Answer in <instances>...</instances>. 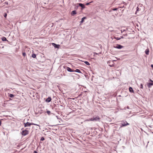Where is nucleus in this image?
I'll return each mask as SVG.
<instances>
[{"instance_id":"nucleus-1","label":"nucleus","mask_w":153,"mask_h":153,"mask_svg":"<svg viewBox=\"0 0 153 153\" xmlns=\"http://www.w3.org/2000/svg\"><path fill=\"white\" fill-rule=\"evenodd\" d=\"M121 123H120V128L126 126L128 125H129V123H128L126 121V120H123L121 121Z\"/></svg>"},{"instance_id":"nucleus-2","label":"nucleus","mask_w":153,"mask_h":153,"mask_svg":"<svg viewBox=\"0 0 153 153\" xmlns=\"http://www.w3.org/2000/svg\"><path fill=\"white\" fill-rule=\"evenodd\" d=\"M24 126L25 127H27V126H30L31 125H34L38 126L39 127L40 126L39 125H38V124H35V123H29L28 122L26 123H24Z\"/></svg>"},{"instance_id":"nucleus-3","label":"nucleus","mask_w":153,"mask_h":153,"mask_svg":"<svg viewBox=\"0 0 153 153\" xmlns=\"http://www.w3.org/2000/svg\"><path fill=\"white\" fill-rule=\"evenodd\" d=\"M28 128H26L25 130H23L21 132V134L22 136H25L29 134V131L27 130Z\"/></svg>"},{"instance_id":"nucleus-4","label":"nucleus","mask_w":153,"mask_h":153,"mask_svg":"<svg viewBox=\"0 0 153 153\" xmlns=\"http://www.w3.org/2000/svg\"><path fill=\"white\" fill-rule=\"evenodd\" d=\"M100 120V117L98 116L94 118H91L90 120L92 121H97L99 120Z\"/></svg>"},{"instance_id":"nucleus-5","label":"nucleus","mask_w":153,"mask_h":153,"mask_svg":"<svg viewBox=\"0 0 153 153\" xmlns=\"http://www.w3.org/2000/svg\"><path fill=\"white\" fill-rule=\"evenodd\" d=\"M149 81L150 82L147 84V86L149 88H150L151 86L153 85V81L151 79H150Z\"/></svg>"},{"instance_id":"nucleus-6","label":"nucleus","mask_w":153,"mask_h":153,"mask_svg":"<svg viewBox=\"0 0 153 153\" xmlns=\"http://www.w3.org/2000/svg\"><path fill=\"white\" fill-rule=\"evenodd\" d=\"M124 47L122 46V45H119L117 44L116 46L114 47L115 48H117L119 49H120L123 48Z\"/></svg>"},{"instance_id":"nucleus-7","label":"nucleus","mask_w":153,"mask_h":153,"mask_svg":"<svg viewBox=\"0 0 153 153\" xmlns=\"http://www.w3.org/2000/svg\"><path fill=\"white\" fill-rule=\"evenodd\" d=\"M52 45L55 48H59L60 47V45H57L55 43H52Z\"/></svg>"},{"instance_id":"nucleus-8","label":"nucleus","mask_w":153,"mask_h":153,"mask_svg":"<svg viewBox=\"0 0 153 153\" xmlns=\"http://www.w3.org/2000/svg\"><path fill=\"white\" fill-rule=\"evenodd\" d=\"M112 62H113V61H109L107 62V63L108 64V65L111 67H113L114 66V65L113 64H111Z\"/></svg>"},{"instance_id":"nucleus-9","label":"nucleus","mask_w":153,"mask_h":153,"mask_svg":"<svg viewBox=\"0 0 153 153\" xmlns=\"http://www.w3.org/2000/svg\"><path fill=\"white\" fill-rule=\"evenodd\" d=\"M66 70L69 72H73L74 71V70H73L68 67H66Z\"/></svg>"},{"instance_id":"nucleus-10","label":"nucleus","mask_w":153,"mask_h":153,"mask_svg":"<svg viewBox=\"0 0 153 153\" xmlns=\"http://www.w3.org/2000/svg\"><path fill=\"white\" fill-rule=\"evenodd\" d=\"M79 6L81 7H82V9H83L85 8V6L82 3H79Z\"/></svg>"},{"instance_id":"nucleus-11","label":"nucleus","mask_w":153,"mask_h":153,"mask_svg":"<svg viewBox=\"0 0 153 153\" xmlns=\"http://www.w3.org/2000/svg\"><path fill=\"white\" fill-rule=\"evenodd\" d=\"M76 14V10H74L72 11L71 13V14L72 16H74V15Z\"/></svg>"},{"instance_id":"nucleus-12","label":"nucleus","mask_w":153,"mask_h":153,"mask_svg":"<svg viewBox=\"0 0 153 153\" xmlns=\"http://www.w3.org/2000/svg\"><path fill=\"white\" fill-rule=\"evenodd\" d=\"M51 97H49L46 99V101L47 102H49L51 101Z\"/></svg>"},{"instance_id":"nucleus-13","label":"nucleus","mask_w":153,"mask_h":153,"mask_svg":"<svg viewBox=\"0 0 153 153\" xmlns=\"http://www.w3.org/2000/svg\"><path fill=\"white\" fill-rule=\"evenodd\" d=\"M129 91L132 93H134V91L133 89V88L131 87H130L129 88Z\"/></svg>"},{"instance_id":"nucleus-14","label":"nucleus","mask_w":153,"mask_h":153,"mask_svg":"<svg viewBox=\"0 0 153 153\" xmlns=\"http://www.w3.org/2000/svg\"><path fill=\"white\" fill-rule=\"evenodd\" d=\"M86 19V17H84L82 18V19H81V20L80 22V23H82L84 21V20Z\"/></svg>"},{"instance_id":"nucleus-15","label":"nucleus","mask_w":153,"mask_h":153,"mask_svg":"<svg viewBox=\"0 0 153 153\" xmlns=\"http://www.w3.org/2000/svg\"><path fill=\"white\" fill-rule=\"evenodd\" d=\"M1 39L2 41H8V40H7V39L6 37H3L1 38Z\"/></svg>"},{"instance_id":"nucleus-16","label":"nucleus","mask_w":153,"mask_h":153,"mask_svg":"<svg viewBox=\"0 0 153 153\" xmlns=\"http://www.w3.org/2000/svg\"><path fill=\"white\" fill-rule=\"evenodd\" d=\"M74 72H76L79 73H81L80 71L78 69H76L75 70H74Z\"/></svg>"},{"instance_id":"nucleus-17","label":"nucleus","mask_w":153,"mask_h":153,"mask_svg":"<svg viewBox=\"0 0 153 153\" xmlns=\"http://www.w3.org/2000/svg\"><path fill=\"white\" fill-rule=\"evenodd\" d=\"M145 53L146 55H148L149 54V51L148 48L146 50Z\"/></svg>"},{"instance_id":"nucleus-18","label":"nucleus","mask_w":153,"mask_h":153,"mask_svg":"<svg viewBox=\"0 0 153 153\" xmlns=\"http://www.w3.org/2000/svg\"><path fill=\"white\" fill-rule=\"evenodd\" d=\"M8 96L11 98H13L14 97V96L12 94H9Z\"/></svg>"},{"instance_id":"nucleus-19","label":"nucleus","mask_w":153,"mask_h":153,"mask_svg":"<svg viewBox=\"0 0 153 153\" xmlns=\"http://www.w3.org/2000/svg\"><path fill=\"white\" fill-rule=\"evenodd\" d=\"M36 54L34 53H33L32 54V57L33 58H35L36 57Z\"/></svg>"},{"instance_id":"nucleus-20","label":"nucleus","mask_w":153,"mask_h":153,"mask_svg":"<svg viewBox=\"0 0 153 153\" xmlns=\"http://www.w3.org/2000/svg\"><path fill=\"white\" fill-rule=\"evenodd\" d=\"M84 63L87 65H90V63H89V62H88V61H85L84 62Z\"/></svg>"},{"instance_id":"nucleus-21","label":"nucleus","mask_w":153,"mask_h":153,"mask_svg":"<svg viewBox=\"0 0 153 153\" xmlns=\"http://www.w3.org/2000/svg\"><path fill=\"white\" fill-rule=\"evenodd\" d=\"M114 38L117 40H119L121 39V38H120V37H116L115 36H114Z\"/></svg>"},{"instance_id":"nucleus-22","label":"nucleus","mask_w":153,"mask_h":153,"mask_svg":"<svg viewBox=\"0 0 153 153\" xmlns=\"http://www.w3.org/2000/svg\"><path fill=\"white\" fill-rule=\"evenodd\" d=\"M46 112L49 115H50L51 114V111H47Z\"/></svg>"},{"instance_id":"nucleus-23","label":"nucleus","mask_w":153,"mask_h":153,"mask_svg":"<svg viewBox=\"0 0 153 153\" xmlns=\"http://www.w3.org/2000/svg\"><path fill=\"white\" fill-rule=\"evenodd\" d=\"M22 55L24 57H25V56H26V53L25 52H23L22 53Z\"/></svg>"},{"instance_id":"nucleus-24","label":"nucleus","mask_w":153,"mask_h":153,"mask_svg":"<svg viewBox=\"0 0 153 153\" xmlns=\"http://www.w3.org/2000/svg\"><path fill=\"white\" fill-rule=\"evenodd\" d=\"M44 140H45V138L44 137H41V139H40V140L41 141H43Z\"/></svg>"},{"instance_id":"nucleus-25","label":"nucleus","mask_w":153,"mask_h":153,"mask_svg":"<svg viewBox=\"0 0 153 153\" xmlns=\"http://www.w3.org/2000/svg\"><path fill=\"white\" fill-rule=\"evenodd\" d=\"M92 2H93V1H91V2H89V3H86V5H89V4H90L91 3H92Z\"/></svg>"},{"instance_id":"nucleus-26","label":"nucleus","mask_w":153,"mask_h":153,"mask_svg":"<svg viewBox=\"0 0 153 153\" xmlns=\"http://www.w3.org/2000/svg\"><path fill=\"white\" fill-rule=\"evenodd\" d=\"M140 88H143V85L142 84H141L140 85Z\"/></svg>"},{"instance_id":"nucleus-27","label":"nucleus","mask_w":153,"mask_h":153,"mask_svg":"<svg viewBox=\"0 0 153 153\" xmlns=\"http://www.w3.org/2000/svg\"><path fill=\"white\" fill-rule=\"evenodd\" d=\"M117 10V8H113L112 10L114 11H116Z\"/></svg>"},{"instance_id":"nucleus-28","label":"nucleus","mask_w":153,"mask_h":153,"mask_svg":"<svg viewBox=\"0 0 153 153\" xmlns=\"http://www.w3.org/2000/svg\"><path fill=\"white\" fill-rule=\"evenodd\" d=\"M4 16L5 17H6V16H7V14H6V13H5L4 14Z\"/></svg>"},{"instance_id":"nucleus-29","label":"nucleus","mask_w":153,"mask_h":153,"mask_svg":"<svg viewBox=\"0 0 153 153\" xmlns=\"http://www.w3.org/2000/svg\"><path fill=\"white\" fill-rule=\"evenodd\" d=\"M33 153H37V152L36 151H34Z\"/></svg>"},{"instance_id":"nucleus-30","label":"nucleus","mask_w":153,"mask_h":153,"mask_svg":"<svg viewBox=\"0 0 153 153\" xmlns=\"http://www.w3.org/2000/svg\"><path fill=\"white\" fill-rule=\"evenodd\" d=\"M78 6H76V7H75V9H76L77 8H78Z\"/></svg>"},{"instance_id":"nucleus-31","label":"nucleus","mask_w":153,"mask_h":153,"mask_svg":"<svg viewBox=\"0 0 153 153\" xmlns=\"http://www.w3.org/2000/svg\"><path fill=\"white\" fill-rule=\"evenodd\" d=\"M138 9H139V8L138 7H137V11H138Z\"/></svg>"},{"instance_id":"nucleus-32","label":"nucleus","mask_w":153,"mask_h":153,"mask_svg":"<svg viewBox=\"0 0 153 153\" xmlns=\"http://www.w3.org/2000/svg\"><path fill=\"white\" fill-rule=\"evenodd\" d=\"M151 67L153 68V65L152 64L151 65Z\"/></svg>"},{"instance_id":"nucleus-33","label":"nucleus","mask_w":153,"mask_h":153,"mask_svg":"<svg viewBox=\"0 0 153 153\" xmlns=\"http://www.w3.org/2000/svg\"><path fill=\"white\" fill-rule=\"evenodd\" d=\"M120 38H121V39H123L124 37H123V36H121L120 37Z\"/></svg>"},{"instance_id":"nucleus-34","label":"nucleus","mask_w":153,"mask_h":153,"mask_svg":"<svg viewBox=\"0 0 153 153\" xmlns=\"http://www.w3.org/2000/svg\"><path fill=\"white\" fill-rule=\"evenodd\" d=\"M1 120H0V126H1Z\"/></svg>"},{"instance_id":"nucleus-35","label":"nucleus","mask_w":153,"mask_h":153,"mask_svg":"<svg viewBox=\"0 0 153 153\" xmlns=\"http://www.w3.org/2000/svg\"><path fill=\"white\" fill-rule=\"evenodd\" d=\"M127 108L128 109H129V107H128V106H127Z\"/></svg>"},{"instance_id":"nucleus-36","label":"nucleus","mask_w":153,"mask_h":153,"mask_svg":"<svg viewBox=\"0 0 153 153\" xmlns=\"http://www.w3.org/2000/svg\"><path fill=\"white\" fill-rule=\"evenodd\" d=\"M94 54H98L97 53H94Z\"/></svg>"},{"instance_id":"nucleus-37","label":"nucleus","mask_w":153,"mask_h":153,"mask_svg":"<svg viewBox=\"0 0 153 153\" xmlns=\"http://www.w3.org/2000/svg\"><path fill=\"white\" fill-rule=\"evenodd\" d=\"M4 48V46H3V47H2V48Z\"/></svg>"}]
</instances>
